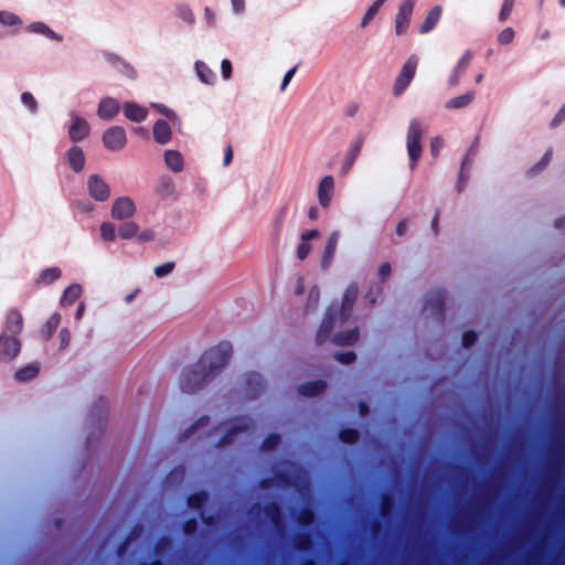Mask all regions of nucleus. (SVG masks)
<instances>
[{
	"label": "nucleus",
	"mask_w": 565,
	"mask_h": 565,
	"mask_svg": "<svg viewBox=\"0 0 565 565\" xmlns=\"http://www.w3.org/2000/svg\"><path fill=\"white\" fill-rule=\"evenodd\" d=\"M232 354V344L222 341L206 350L200 360L185 369L180 376V388L184 393H195L202 390L228 363Z\"/></svg>",
	"instance_id": "nucleus-1"
},
{
	"label": "nucleus",
	"mask_w": 565,
	"mask_h": 565,
	"mask_svg": "<svg viewBox=\"0 0 565 565\" xmlns=\"http://www.w3.org/2000/svg\"><path fill=\"white\" fill-rule=\"evenodd\" d=\"M423 129L418 119H412L407 129L406 146L409 156V167L414 170L417 161L422 157V140Z\"/></svg>",
	"instance_id": "nucleus-2"
},
{
	"label": "nucleus",
	"mask_w": 565,
	"mask_h": 565,
	"mask_svg": "<svg viewBox=\"0 0 565 565\" xmlns=\"http://www.w3.org/2000/svg\"><path fill=\"white\" fill-rule=\"evenodd\" d=\"M417 65L418 57L415 54L406 60L393 86V94L395 96H399L408 87L415 76Z\"/></svg>",
	"instance_id": "nucleus-3"
},
{
	"label": "nucleus",
	"mask_w": 565,
	"mask_h": 565,
	"mask_svg": "<svg viewBox=\"0 0 565 565\" xmlns=\"http://www.w3.org/2000/svg\"><path fill=\"white\" fill-rule=\"evenodd\" d=\"M71 122L68 126V137L73 142H79L88 137L90 126L86 119L81 117L76 111L70 113Z\"/></svg>",
	"instance_id": "nucleus-4"
},
{
	"label": "nucleus",
	"mask_w": 565,
	"mask_h": 565,
	"mask_svg": "<svg viewBox=\"0 0 565 565\" xmlns=\"http://www.w3.org/2000/svg\"><path fill=\"white\" fill-rule=\"evenodd\" d=\"M21 342L15 335L2 333L0 335V362L8 363L18 356Z\"/></svg>",
	"instance_id": "nucleus-5"
},
{
	"label": "nucleus",
	"mask_w": 565,
	"mask_h": 565,
	"mask_svg": "<svg viewBox=\"0 0 565 565\" xmlns=\"http://www.w3.org/2000/svg\"><path fill=\"white\" fill-rule=\"evenodd\" d=\"M104 146L111 151L124 149L127 143L126 130L120 126H113L103 134Z\"/></svg>",
	"instance_id": "nucleus-6"
},
{
	"label": "nucleus",
	"mask_w": 565,
	"mask_h": 565,
	"mask_svg": "<svg viewBox=\"0 0 565 565\" xmlns=\"http://www.w3.org/2000/svg\"><path fill=\"white\" fill-rule=\"evenodd\" d=\"M137 211L134 200L129 196L117 198L111 205L110 215L114 220H128Z\"/></svg>",
	"instance_id": "nucleus-7"
},
{
	"label": "nucleus",
	"mask_w": 565,
	"mask_h": 565,
	"mask_svg": "<svg viewBox=\"0 0 565 565\" xmlns=\"http://www.w3.org/2000/svg\"><path fill=\"white\" fill-rule=\"evenodd\" d=\"M415 3L416 0H404L399 4L395 17V32L397 35H402L407 31Z\"/></svg>",
	"instance_id": "nucleus-8"
},
{
	"label": "nucleus",
	"mask_w": 565,
	"mask_h": 565,
	"mask_svg": "<svg viewBox=\"0 0 565 565\" xmlns=\"http://www.w3.org/2000/svg\"><path fill=\"white\" fill-rule=\"evenodd\" d=\"M339 318V313L332 307H329L322 319V322L317 331L316 342L318 344L324 343L330 339L331 332L334 328L335 320Z\"/></svg>",
	"instance_id": "nucleus-9"
},
{
	"label": "nucleus",
	"mask_w": 565,
	"mask_h": 565,
	"mask_svg": "<svg viewBox=\"0 0 565 565\" xmlns=\"http://www.w3.org/2000/svg\"><path fill=\"white\" fill-rule=\"evenodd\" d=\"M445 301L446 291L436 290L424 305V309L429 311L438 321H444L445 318Z\"/></svg>",
	"instance_id": "nucleus-10"
},
{
	"label": "nucleus",
	"mask_w": 565,
	"mask_h": 565,
	"mask_svg": "<svg viewBox=\"0 0 565 565\" xmlns=\"http://www.w3.org/2000/svg\"><path fill=\"white\" fill-rule=\"evenodd\" d=\"M87 188L89 195L96 201L104 202L110 196L109 185L98 174L88 178Z\"/></svg>",
	"instance_id": "nucleus-11"
},
{
	"label": "nucleus",
	"mask_w": 565,
	"mask_h": 565,
	"mask_svg": "<svg viewBox=\"0 0 565 565\" xmlns=\"http://www.w3.org/2000/svg\"><path fill=\"white\" fill-rule=\"evenodd\" d=\"M264 515L269 520L270 524L278 534H282L285 530V521L281 513V508L278 502L270 501L263 507Z\"/></svg>",
	"instance_id": "nucleus-12"
},
{
	"label": "nucleus",
	"mask_w": 565,
	"mask_h": 565,
	"mask_svg": "<svg viewBox=\"0 0 565 565\" xmlns=\"http://www.w3.org/2000/svg\"><path fill=\"white\" fill-rule=\"evenodd\" d=\"M358 286L356 284H351L347 287L343 297H342V303L341 308L339 310V320L341 322H344L351 315V311L353 309L354 302L358 297Z\"/></svg>",
	"instance_id": "nucleus-13"
},
{
	"label": "nucleus",
	"mask_w": 565,
	"mask_h": 565,
	"mask_svg": "<svg viewBox=\"0 0 565 565\" xmlns=\"http://www.w3.org/2000/svg\"><path fill=\"white\" fill-rule=\"evenodd\" d=\"M265 390L263 376L257 372H248L245 375V394L249 398L257 397Z\"/></svg>",
	"instance_id": "nucleus-14"
},
{
	"label": "nucleus",
	"mask_w": 565,
	"mask_h": 565,
	"mask_svg": "<svg viewBox=\"0 0 565 565\" xmlns=\"http://www.w3.org/2000/svg\"><path fill=\"white\" fill-rule=\"evenodd\" d=\"M339 236H340L339 232L334 231L329 235V237L327 239V243H326V246L323 249V254H322V258H321V268L323 270H327L333 262L338 242H339Z\"/></svg>",
	"instance_id": "nucleus-15"
},
{
	"label": "nucleus",
	"mask_w": 565,
	"mask_h": 565,
	"mask_svg": "<svg viewBox=\"0 0 565 565\" xmlns=\"http://www.w3.org/2000/svg\"><path fill=\"white\" fill-rule=\"evenodd\" d=\"M334 188V180L331 175H326L318 186V200L321 206L328 207L330 205Z\"/></svg>",
	"instance_id": "nucleus-16"
},
{
	"label": "nucleus",
	"mask_w": 565,
	"mask_h": 565,
	"mask_svg": "<svg viewBox=\"0 0 565 565\" xmlns=\"http://www.w3.org/2000/svg\"><path fill=\"white\" fill-rule=\"evenodd\" d=\"M120 110V105L117 99L106 97L99 102L98 105V117L104 120L113 119Z\"/></svg>",
	"instance_id": "nucleus-17"
},
{
	"label": "nucleus",
	"mask_w": 565,
	"mask_h": 565,
	"mask_svg": "<svg viewBox=\"0 0 565 565\" xmlns=\"http://www.w3.org/2000/svg\"><path fill=\"white\" fill-rule=\"evenodd\" d=\"M67 162L70 168L79 173L85 168V154L83 149L79 146H73L67 150L66 153Z\"/></svg>",
	"instance_id": "nucleus-18"
},
{
	"label": "nucleus",
	"mask_w": 565,
	"mask_h": 565,
	"mask_svg": "<svg viewBox=\"0 0 565 565\" xmlns=\"http://www.w3.org/2000/svg\"><path fill=\"white\" fill-rule=\"evenodd\" d=\"M471 58H472L471 51H469V50L466 51L465 54L459 60L457 66L455 67L454 73L450 75V77L448 79L449 86L455 87L459 84L460 77L468 68V66L471 62Z\"/></svg>",
	"instance_id": "nucleus-19"
},
{
	"label": "nucleus",
	"mask_w": 565,
	"mask_h": 565,
	"mask_svg": "<svg viewBox=\"0 0 565 565\" xmlns=\"http://www.w3.org/2000/svg\"><path fill=\"white\" fill-rule=\"evenodd\" d=\"M6 330L9 331L10 335H18L23 328V319L19 310L12 309L8 312L6 318Z\"/></svg>",
	"instance_id": "nucleus-20"
},
{
	"label": "nucleus",
	"mask_w": 565,
	"mask_h": 565,
	"mask_svg": "<svg viewBox=\"0 0 565 565\" xmlns=\"http://www.w3.org/2000/svg\"><path fill=\"white\" fill-rule=\"evenodd\" d=\"M171 128L170 125L163 120H157L153 125V138L160 145H166L171 140Z\"/></svg>",
	"instance_id": "nucleus-21"
},
{
	"label": "nucleus",
	"mask_w": 565,
	"mask_h": 565,
	"mask_svg": "<svg viewBox=\"0 0 565 565\" xmlns=\"http://www.w3.org/2000/svg\"><path fill=\"white\" fill-rule=\"evenodd\" d=\"M327 388V383L323 380H316L302 383L298 387L299 394L308 397L317 396Z\"/></svg>",
	"instance_id": "nucleus-22"
},
{
	"label": "nucleus",
	"mask_w": 565,
	"mask_h": 565,
	"mask_svg": "<svg viewBox=\"0 0 565 565\" xmlns=\"http://www.w3.org/2000/svg\"><path fill=\"white\" fill-rule=\"evenodd\" d=\"M443 9L440 6L433 7L429 12L427 13L424 22L422 23L419 28V32L422 34L430 32L439 22L441 17Z\"/></svg>",
	"instance_id": "nucleus-23"
},
{
	"label": "nucleus",
	"mask_w": 565,
	"mask_h": 565,
	"mask_svg": "<svg viewBox=\"0 0 565 565\" xmlns=\"http://www.w3.org/2000/svg\"><path fill=\"white\" fill-rule=\"evenodd\" d=\"M249 429L248 424L246 423H235L232 424L225 431V434L218 439L217 446H225L234 440V438L243 431H247Z\"/></svg>",
	"instance_id": "nucleus-24"
},
{
	"label": "nucleus",
	"mask_w": 565,
	"mask_h": 565,
	"mask_svg": "<svg viewBox=\"0 0 565 565\" xmlns=\"http://www.w3.org/2000/svg\"><path fill=\"white\" fill-rule=\"evenodd\" d=\"M124 114L131 121L140 122L147 117V109L136 103H126L124 105Z\"/></svg>",
	"instance_id": "nucleus-25"
},
{
	"label": "nucleus",
	"mask_w": 565,
	"mask_h": 565,
	"mask_svg": "<svg viewBox=\"0 0 565 565\" xmlns=\"http://www.w3.org/2000/svg\"><path fill=\"white\" fill-rule=\"evenodd\" d=\"M359 329L352 328L350 330L337 332L332 338V342L337 345H352L359 340Z\"/></svg>",
	"instance_id": "nucleus-26"
},
{
	"label": "nucleus",
	"mask_w": 565,
	"mask_h": 565,
	"mask_svg": "<svg viewBox=\"0 0 565 565\" xmlns=\"http://www.w3.org/2000/svg\"><path fill=\"white\" fill-rule=\"evenodd\" d=\"M475 93L469 92L463 95L456 96L454 98H450L446 103V108L448 109H460L469 106L475 100Z\"/></svg>",
	"instance_id": "nucleus-27"
},
{
	"label": "nucleus",
	"mask_w": 565,
	"mask_h": 565,
	"mask_svg": "<svg viewBox=\"0 0 565 565\" xmlns=\"http://www.w3.org/2000/svg\"><path fill=\"white\" fill-rule=\"evenodd\" d=\"M164 162L173 172H180L183 169V157L177 150H167Z\"/></svg>",
	"instance_id": "nucleus-28"
},
{
	"label": "nucleus",
	"mask_w": 565,
	"mask_h": 565,
	"mask_svg": "<svg viewBox=\"0 0 565 565\" xmlns=\"http://www.w3.org/2000/svg\"><path fill=\"white\" fill-rule=\"evenodd\" d=\"M39 371H40V367H39L38 363L28 364V365L20 367L15 372L14 379L18 382H26V381H30V380H33L34 377H36V375L39 374Z\"/></svg>",
	"instance_id": "nucleus-29"
},
{
	"label": "nucleus",
	"mask_w": 565,
	"mask_h": 565,
	"mask_svg": "<svg viewBox=\"0 0 565 565\" xmlns=\"http://www.w3.org/2000/svg\"><path fill=\"white\" fill-rule=\"evenodd\" d=\"M62 275V271L58 267H50L41 271L39 277L35 280L38 286L40 285H50L56 281Z\"/></svg>",
	"instance_id": "nucleus-30"
},
{
	"label": "nucleus",
	"mask_w": 565,
	"mask_h": 565,
	"mask_svg": "<svg viewBox=\"0 0 565 565\" xmlns=\"http://www.w3.org/2000/svg\"><path fill=\"white\" fill-rule=\"evenodd\" d=\"M82 286L78 284H74L68 286L61 298L62 306H71L73 305L82 295Z\"/></svg>",
	"instance_id": "nucleus-31"
},
{
	"label": "nucleus",
	"mask_w": 565,
	"mask_h": 565,
	"mask_svg": "<svg viewBox=\"0 0 565 565\" xmlns=\"http://www.w3.org/2000/svg\"><path fill=\"white\" fill-rule=\"evenodd\" d=\"M195 70L199 78L204 83L212 85L214 84L216 79L215 73L204 63L201 61H198L195 63Z\"/></svg>",
	"instance_id": "nucleus-32"
},
{
	"label": "nucleus",
	"mask_w": 565,
	"mask_h": 565,
	"mask_svg": "<svg viewBox=\"0 0 565 565\" xmlns=\"http://www.w3.org/2000/svg\"><path fill=\"white\" fill-rule=\"evenodd\" d=\"M294 546L297 551L308 552L312 547V539L308 532H298L294 537Z\"/></svg>",
	"instance_id": "nucleus-33"
},
{
	"label": "nucleus",
	"mask_w": 565,
	"mask_h": 565,
	"mask_svg": "<svg viewBox=\"0 0 565 565\" xmlns=\"http://www.w3.org/2000/svg\"><path fill=\"white\" fill-rule=\"evenodd\" d=\"M61 323V315L60 313H53L49 319L47 321L45 322L43 329H42V334H43V338L44 340H50L54 332L56 331V329L58 328Z\"/></svg>",
	"instance_id": "nucleus-34"
},
{
	"label": "nucleus",
	"mask_w": 565,
	"mask_h": 565,
	"mask_svg": "<svg viewBox=\"0 0 565 565\" xmlns=\"http://www.w3.org/2000/svg\"><path fill=\"white\" fill-rule=\"evenodd\" d=\"M139 225L134 221L122 223L118 228V236L122 239H130L137 236Z\"/></svg>",
	"instance_id": "nucleus-35"
},
{
	"label": "nucleus",
	"mask_w": 565,
	"mask_h": 565,
	"mask_svg": "<svg viewBox=\"0 0 565 565\" xmlns=\"http://www.w3.org/2000/svg\"><path fill=\"white\" fill-rule=\"evenodd\" d=\"M207 499L209 492L205 490H200L191 493L186 499V503L192 509H202Z\"/></svg>",
	"instance_id": "nucleus-36"
},
{
	"label": "nucleus",
	"mask_w": 565,
	"mask_h": 565,
	"mask_svg": "<svg viewBox=\"0 0 565 565\" xmlns=\"http://www.w3.org/2000/svg\"><path fill=\"white\" fill-rule=\"evenodd\" d=\"M339 439L348 445H354L360 440V431L355 428L345 427L339 430Z\"/></svg>",
	"instance_id": "nucleus-37"
},
{
	"label": "nucleus",
	"mask_w": 565,
	"mask_h": 565,
	"mask_svg": "<svg viewBox=\"0 0 565 565\" xmlns=\"http://www.w3.org/2000/svg\"><path fill=\"white\" fill-rule=\"evenodd\" d=\"M295 519L299 525L309 526L315 521V512L311 508L305 507L298 511Z\"/></svg>",
	"instance_id": "nucleus-38"
},
{
	"label": "nucleus",
	"mask_w": 565,
	"mask_h": 565,
	"mask_svg": "<svg viewBox=\"0 0 565 565\" xmlns=\"http://www.w3.org/2000/svg\"><path fill=\"white\" fill-rule=\"evenodd\" d=\"M552 156H553V150L552 149H548L546 150V152L544 153V156L541 158V160L535 163L529 171H527V174L529 177H534L536 175L537 173H540L541 171H543L547 166L548 163L551 162L552 160Z\"/></svg>",
	"instance_id": "nucleus-39"
},
{
	"label": "nucleus",
	"mask_w": 565,
	"mask_h": 565,
	"mask_svg": "<svg viewBox=\"0 0 565 565\" xmlns=\"http://www.w3.org/2000/svg\"><path fill=\"white\" fill-rule=\"evenodd\" d=\"M393 507H394L393 497L390 493L382 494L381 500H380V509H379L380 515L382 518L390 516L392 514Z\"/></svg>",
	"instance_id": "nucleus-40"
},
{
	"label": "nucleus",
	"mask_w": 565,
	"mask_h": 565,
	"mask_svg": "<svg viewBox=\"0 0 565 565\" xmlns=\"http://www.w3.org/2000/svg\"><path fill=\"white\" fill-rule=\"evenodd\" d=\"M29 31L33 32V33L43 34L50 39H54V40H58V41L61 40V38L57 36L53 30H51L46 24H44L42 22H34V23L30 24Z\"/></svg>",
	"instance_id": "nucleus-41"
},
{
	"label": "nucleus",
	"mask_w": 565,
	"mask_h": 565,
	"mask_svg": "<svg viewBox=\"0 0 565 565\" xmlns=\"http://www.w3.org/2000/svg\"><path fill=\"white\" fill-rule=\"evenodd\" d=\"M0 23L6 26H15L21 25L22 21L21 19L9 11H0Z\"/></svg>",
	"instance_id": "nucleus-42"
},
{
	"label": "nucleus",
	"mask_w": 565,
	"mask_h": 565,
	"mask_svg": "<svg viewBox=\"0 0 565 565\" xmlns=\"http://www.w3.org/2000/svg\"><path fill=\"white\" fill-rule=\"evenodd\" d=\"M280 435L279 434H269L262 441L260 448L263 450H274L280 444Z\"/></svg>",
	"instance_id": "nucleus-43"
},
{
	"label": "nucleus",
	"mask_w": 565,
	"mask_h": 565,
	"mask_svg": "<svg viewBox=\"0 0 565 565\" xmlns=\"http://www.w3.org/2000/svg\"><path fill=\"white\" fill-rule=\"evenodd\" d=\"M100 236L106 242H113L116 238V227L109 222H105L100 225Z\"/></svg>",
	"instance_id": "nucleus-44"
},
{
	"label": "nucleus",
	"mask_w": 565,
	"mask_h": 565,
	"mask_svg": "<svg viewBox=\"0 0 565 565\" xmlns=\"http://www.w3.org/2000/svg\"><path fill=\"white\" fill-rule=\"evenodd\" d=\"M22 104L29 108V110L34 114L38 110V102L34 96L30 92H24L21 94Z\"/></svg>",
	"instance_id": "nucleus-45"
},
{
	"label": "nucleus",
	"mask_w": 565,
	"mask_h": 565,
	"mask_svg": "<svg viewBox=\"0 0 565 565\" xmlns=\"http://www.w3.org/2000/svg\"><path fill=\"white\" fill-rule=\"evenodd\" d=\"M319 302V290L315 286L310 289L307 303H306V311L315 310Z\"/></svg>",
	"instance_id": "nucleus-46"
},
{
	"label": "nucleus",
	"mask_w": 565,
	"mask_h": 565,
	"mask_svg": "<svg viewBox=\"0 0 565 565\" xmlns=\"http://www.w3.org/2000/svg\"><path fill=\"white\" fill-rule=\"evenodd\" d=\"M175 267V263L174 262H167L160 266H157L154 268V275L158 277V278H162L169 274H171L173 271Z\"/></svg>",
	"instance_id": "nucleus-47"
},
{
	"label": "nucleus",
	"mask_w": 565,
	"mask_h": 565,
	"mask_svg": "<svg viewBox=\"0 0 565 565\" xmlns=\"http://www.w3.org/2000/svg\"><path fill=\"white\" fill-rule=\"evenodd\" d=\"M363 142H364L363 138L359 136L351 145V148L348 153V156L351 157V163H353L355 161V159L359 157L362 146H363Z\"/></svg>",
	"instance_id": "nucleus-48"
},
{
	"label": "nucleus",
	"mask_w": 565,
	"mask_h": 565,
	"mask_svg": "<svg viewBox=\"0 0 565 565\" xmlns=\"http://www.w3.org/2000/svg\"><path fill=\"white\" fill-rule=\"evenodd\" d=\"M334 359L341 364H351L355 362L356 354L353 351L334 353Z\"/></svg>",
	"instance_id": "nucleus-49"
},
{
	"label": "nucleus",
	"mask_w": 565,
	"mask_h": 565,
	"mask_svg": "<svg viewBox=\"0 0 565 565\" xmlns=\"http://www.w3.org/2000/svg\"><path fill=\"white\" fill-rule=\"evenodd\" d=\"M514 3H515V0H504L501 11L499 13V20L501 22H504L509 19V17L511 15V12L513 10Z\"/></svg>",
	"instance_id": "nucleus-50"
},
{
	"label": "nucleus",
	"mask_w": 565,
	"mask_h": 565,
	"mask_svg": "<svg viewBox=\"0 0 565 565\" xmlns=\"http://www.w3.org/2000/svg\"><path fill=\"white\" fill-rule=\"evenodd\" d=\"M514 30L512 28H505L504 30H502L500 32V34L498 35V42L500 44H510L513 39H514Z\"/></svg>",
	"instance_id": "nucleus-51"
},
{
	"label": "nucleus",
	"mask_w": 565,
	"mask_h": 565,
	"mask_svg": "<svg viewBox=\"0 0 565 565\" xmlns=\"http://www.w3.org/2000/svg\"><path fill=\"white\" fill-rule=\"evenodd\" d=\"M199 523L196 518H189L183 522L182 530L184 534L191 535L194 534L198 530Z\"/></svg>",
	"instance_id": "nucleus-52"
},
{
	"label": "nucleus",
	"mask_w": 565,
	"mask_h": 565,
	"mask_svg": "<svg viewBox=\"0 0 565 565\" xmlns=\"http://www.w3.org/2000/svg\"><path fill=\"white\" fill-rule=\"evenodd\" d=\"M477 339V333L472 330H468L462 333L461 342L465 348H470L476 343Z\"/></svg>",
	"instance_id": "nucleus-53"
},
{
	"label": "nucleus",
	"mask_w": 565,
	"mask_h": 565,
	"mask_svg": "<svg viewBox=\"0 0 565 565\" xmlns=\"http://www.w3.org/2000/svg\"><path fill=\"white\" fill-rule=\"evenodd\" d=\"M468 162H469V158H468V156H466L461 162V170L459 173V179H458V184H457L458 192H461L466 185L468 177H465L463 171H465L466 167L468 166Z\"/></svg>",
	"instance_id": "nucleus-54"
},
{
	"label": "nucleus",
	"mask_w": 565,
	"mask_h": 565,
	"mask_svg": "<svg viewBox=\"0 0 565 565\" xmlns=\"http://www.w3.org/2000/svg\"><path fill=\"white\" fill-rule=\"evenodd\" d=\"M311 250V245L308 242L301 241L297 247V258L299 260H305Z\"/></svg>",
	"instance_id": "nucleus-55"
},
{
	"label": "nucleus",
	"mask_w": 565,
	"mask_h": 565,
	"mask_svg": "<svg viewBox=\"0 0 565 565\" xmlns=\"http://www.w3.org/2000/svg\"><path fill=\"white\" fill-rule=\"evenodd\" d=\"M60 338V351L65 350L71 342V332L67 328H62L58 334Z\"/></svg>",
	"instance_id": "nucleus-56"
},
{
	"label": "nucleus",
	"mask_w": 565,
	"mask_h": 565,
	"mask_svg": "<svg viewBox=\"0 0 565 565\" xmlns=\"http://www.w3.org/2000/svg\"><path fill=\"white\" fill-rule=\"evenodd\" d=\"M379 11H380V9L377 7H375L374 4H372L365 12V14L361 21V26L365 28L374 19V17L377 14Z\"/></svg>",
	"instance_id": "nucleus-57"
},
{
	"label": "nucleus",
	"mask_w": 565,
	"mask_h": 565,
	"mask_svg": "<svg viewBox=\"0 0 565 565\" xmlns=\"http://www.w3.org/2000/svg\"><path fill=\"white\" fill-rule=\"evenodd\" d=\"M156 236H157V234L153 230L147 228L137 235V241L139 243H147V242L153 241L156 238Z\"/></svg>",
	"instance_id": "nucleus-58"
},
{
	"label": "nucleus",
	"mask_w": 565,
	"mask_h": 565,
	"mask_svg": "<svg viewBox=\"0 0 565 565\" xmlns=\"http://www.w3.org/2000/svg\"><path fill=\"white\" fill-rule=\"evenodd\" d=\"M287 213H288V207L287 205L282 206L278 213H277V216H276V220H275V227L277 231H280L286 217H287Z\"/></svg>",
	"instance_id": "nucleus-59"
},
{
	"label": "nucleus",
	"mask_w": 565,
	"mask_h": 565,
	"mask_svg": "<svg viewBox=\"0 0 565 565\" xmlns=\"http://www.w3.org/2000/svg\"><path fill=\"white\" fill-rule=\"evenodd\" d=\"M120 73H122L125 76L134 78L135 77V70L134 67L125 62L122 60V63H119L118 66H116Z\"/></svg>",
	"instance_id": "nucleus-60"
},
{
	"label": "nucleus",
	"mask_w": 565,
	"mask_h": 565,
	"mask_svg": "<svg viewBox=\"0 0 565 565\" xmlns=\"http://www.w3.org/2000/svg\"><path fill=\"white\" fill-rule=\"evenodd\" d=\"M564 120H565V104L561 107L558 113L552 119L550 127L554 129V128L558 127Z\"/></svg>",
	"instance_id": "nucleus-61"
},
{
	"label": "nucleus",
	"mask_w": 565,
	"mask_h": 565,
	"mask_svg": "<svg viewBox=\"0 0 565 565\" xmlns=\"http://www.w3.org/2000/svg\"><path fill=\"white\" fill-rule=\"evenodd\" d=\"M232 71H233V67H232L231 61L227 58H224L221 63V72H222V76L224 77V79L231 78Z\"/></svg>",
	"instance_id": "nucleus-62"
},
{
	"label": "nucleus",
	"mask_w": 565,
	"mask_h": 565,
	"mask_svg": "<svg viewBox=\"0 0 565 565\" xmlns=\"http://www.w3.org/2000/svg\"><path fill=\"white\" fill-rule=\"evenodd\" d=\"M443 148V139L435 137L430 142V152L433 157H437L440 149Z\"/></svg>",
	"instance_id": "nucleus-63"
},
{
	"label": "nucleus",
	"mask_w": 565,
	"mask_h": 565,
	"mask_svg": "<svg viewBox=\"0 0 565 565\" xmlns=\"http://www.w3.org/2000/svg\"><path fill=\"white\" fill-rule=\"evenodd\" d=\"M297 71V66L290 68L284 76L282 78V82H281V85H280V90H285L287 85L290 83L291 78L294 77L295 73Z\"/></svg>",
	"instance_id": "nucleus-64"
}]
</instances>
